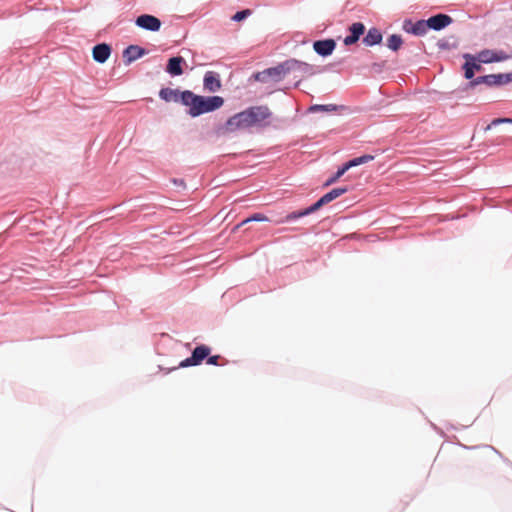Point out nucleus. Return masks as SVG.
<instances>
[{"mask_svg":"<svg viewBox=\"0 0 512 512\" xmlns=\"http://www.w3.org/2000/svg\"><path fill=\"white\" fill-rule=\"evenodd\" d=\"M466 58H467V60L472 61L471 65L473 66L474 72L481 70V65L474 62V60H475L474 57L467 55Z\"/></svg>","mask_w":512,"mask_h":512,"instance_id":"7c9ffc66","label":"nucleus"},{"mask_svg":"<svg viewBox=\"0 0 512 512\" xmlns=\"http://www.w3.org/2000/svg\"><path fill=\"white\" fill-rule=\"evenodd\" d=\"M338 106L334 104H327V105H313L309 108L310 112H334L337 111Z\"/></svg>","mask_w":512,"mask_h":512,"instance_id":"4be33fe9","label":"nucleus"},{"mask_svg":"<svg viewBox=\"0 0 512 512\" xmlns=\"http://www.w3.org/2000/svg\"><path fill=\"white\" fill-rule=\"evenodd\" d=\"M111 46L107 43L96 44L92 49V57L98 63H105L111 55Z\"/></svg>","mask_w":512,"mask_h":512,"instance_id":"0eeeda50","label":"nucleus"},{"mask_svg":"<svg viewBox=\"0 0 512 512\" xmlns=\"http://www.w3.org/2000/svg\"><path fill=\"white\" fill-rule=\"evenodd\" d=\"M249 15H251V10H249V9H245V10H242V11L237 12V13L232 17V20H234V21H242L243 19H245V18H246V17H248Z\"/></svg>","mask_w":512,"mask_h":512,"instance_id":"bb28decb","label":"nucleus"},{"mask_svg":"<svg viewBox=\"0 0 512 512\" xmlns=\"http://www.w3.org/2000/svg\"><path fill=\"white\" fill-rule=\"evenodd\" d=\"M501 123H512V119H510V118H496V119H494V120L491 122V124H489V125L487 126V128H486V129H490V128H491V126L498 125V124H501Z\"/></svg>","mask_w":512,"mask_h":512,"instance_id":"cd10ccee","label":"nucleus"},{"mask_svg":"<svg viewBox=\"0 0 512 512\" xmlns=\"http://www.w3.org/2000/svg\"><path fill=\"white\" fill-rule=\"evenodd\" d=\"M382 41V34L377 28L368 30L366 36L363 38V43L367 46L379 44Z\"/></svg>","mask_w":512,"mask_h":512,"instance_id":"2eb2a0df","label":"nucleus"},{"mask_svg":"<svg viewBox=\"0 0 512 512\" xmlns=\"http://www.w3.org/2000/svg\"><path fill=\"white\" fill-rule=\"evenodd\" d=\"M403 41L400 35L393 34L387 39V46L393 51L400 49Z\"/></svg>","mask_w":512,"mask_h":512,"instance_id":"aec40b11","label":"nucleus"},{"mask_svg":"<svg viewBox=\"0 0 512 512\" xmlns=\"http://www.w3.org/2000/svg\"><path fill=\"white\" fill-rule=\"evenodd\" d=\"M347 191H348V189L345 188V187H338V188L332 189L331 191H329L328 193L323 195L318 201H316L313 204V207H314L315 211L319 210L324 205L332 202L336 198H338L341 195L345 194Z\"/></svg>","mask_w":512,"mask_h":512,"instance_id":"423d86ee","label":"nucleus"},{"mask_svg":"<svg viewBox=\"0 0 512 512\" xmlns=\"http://www.w3.org/2000/svg\"><path fill=\"white\" fill-rule=\"evenodd\" d=\"M272 112L266 105L252 106L232 116L227 121L229 130L245 129L253 126L265 127L270 125Z\"/></svg>","mask_w":512,"mask_h":512,"instance_id":"f257e3e1","label":"nucleus"},{"mask_svg":"<svg viewBox=\"0 0 512 512\" xmlns=\"http://www.w3.org/2000/svg\"><path fill=\"white\" fill-rule=\"evenodd\" d=\"M506 59H508V55L505 52H503V51L495 52L494 62H499V61H503Z\"/></svg>","mask_w":512,"mask_h":512,"instance_id":"c85d7f7f","label":"nucleus"},{"mask_svg":"<svg viewBox=\"0 0 512 512\" xmlns=\"http://www.w3.org/2000/svg\"><path fill=\"white\" fill-rule=\"evenodd\" d=\"M204 88L210 92H216L221 88V82L216 73L208 71L204 76Z\"/></svg>","mask_w":512,"mask_h":512,"instance_id":"ddd939ff","label":"nucleus"},{"mask_svg":"<svg viewBox=\"0 0 512 512\" xmlns=\"http://www.w3.org/2000/svg\"><path fill=\"white\" fill-rule=\"evenodd\" d=\"M182 57H172L169 59L166 71L172 76H178L183 73L182 64L184 63Z\"/></svg>","mask_w":512,"mask_h":512,"instance_id":"4468645a","label":"nucleus"},{"mask_svg":"<svg viewBox=\"0 0 512 512\" xmlns=\"http://www.w3.org/2000/svg\"><path fill=\"white\" fill-rule=\"evenodd\" d=\"M336 43L333 39L315 41L313 48L315 52L321 56L330 55L335 49Z\"/></svg>","mask_w":512,"mask_h":512,"instance_id":"9d476101","label":"nucleus"},{"mask_svg":"<svg viewBox=\"0 0 512 512\" xmlns=\"http://www.w3.org/2000/svg\"><path fill=\"white\" fill-rule=\"evenodd\" d=\"M313 212H315V209H314L313 205H311L310 207H308L302 211L289 213L284 219L278 220L276 223L280 224V223L292 221V220L301 218L303 216L309 215Z\"/></svg>","mask_w":512,"mask_h":512,"instance_id":"dca6fc26","label":"nucleus"},{"mask_svg":"<svg viewBox=\"0 0 512 512\" xmlns=\"http://www.w3.org/2000/svg\"><path fill=\"white\" fill-rule=\"evenodd\" d=\"M302 68H309V65L302 63L295 59L287 60L276 67L268 68L264 71L258 72L254 75L255 80L260 82H266L269 78L273 81L278 82L282 80L288 73L295 70H301Z\"/></svg>","mask_w":512,"mask_h":512,"instance_id":"7ed1b4c3","label":"nucleus"},{"mask_svg":"<svg viewBox=\"0 0 512 512\" xmlns=\"http://www.w3.org/2000/svg\"><path fill=\"white\" fill-rule=\"evenodd\" d=\"M146 53L145 49L138 45H129L123 51V59L125 64H131Z\"/></svg>","mask_w":512,"mask_h":512,"instance_id":"1a4fd4ad","label":"nucleus"},{"mask_svg":"<svg viewBox=\"0 0 512 512\" xmlns=\"http://www.w3.org/2000/svg\"><path fill=\"white\" fill-rule=\"evenodd\" d=\"M349 31L350 35L344 39V44L347 46L352 45L359 40L360 36L365 31V26L360 22H355L350 26Z\"/></svg>","mask_w":512,"mask_h":512,"instance_id":"f8f14e48","label":"nucleus"},{"mask_svg":"<svg viewBox=\"0 0 512 512\" xmlns=\"http://www.w3.org/2000/svg\"><path fill=\"white\" fill-rule=\"evenodd\" d=\"M403 29L414 35H424L428 31L427 20H419L417 22H412L411 20H407L403 24Z\"/></svg>","mask_w":512,"mask_h":512,"instance_id":"6e6552de","label":"nucleus"},{"mask_svg":"<svg viewBox=\"0 0 512 512\" xmlns=\"http://www.w3.org/2000/svg\"><path fill=\"white\" fill-rule=\"evenodd\" d=\"M373 159H374V156H372V155H363L360 157H356V158L346 162L345 168H347L349 170L352 167L368 163V162L372 161Z\"/></svg>","mask_w":512,"mask_h":512,"instance_id":"6ab92c4d","label":"nucleus"},{"mask_svg":"<svg viewBox=\"0 0 512 512\" xmlns=\"http://www.w3.org/2000/svg\"><path fill=\"white\" fill-rule=\"evenodd\" d=\"M452 22V18L445 14H437L427 20L428 28L441 30Z\"/></svg>","mask_w":512,"mask_h":512,"instance_id":"9b49d317","label":"nucleus"},{"mask_svg":"<svg viewBox=\"0 0 512 512\" xmlns=\"http://www.w3.org/2000/svg\"><path fill=\"white\" fill-rule=\"evenodd\" d=\"M465 78L471 79L474 76V69L471 65V61L467 60L463 65Z\"/></svg>","mask_w":512,"mask_h":512,"instance_id":"a878e982","label":"nucleus"},{"mask_svg":"<svg viewBox=\"0 0 512 512\" xmlns=\"http://www.w3.org/2000/svg\"><path fill=\"white\" fill-rule=\"evenodd\" d=\"M221 358L220 355H214V356H210L208 357L207 359V364H210V365H219V359Z\"/></svg>","mask_w":512,"mask_h":512,"instance_id":"c756f323","label":"nucleus"},{"mask_svg":"<svg viewBox=\"0 0 512 512\" xmlns=\"http://www.w3.org/2000/svg\"><path fill=\"white\" fill-rule=\"evenodd\" d=\"M495 52L491 50H483L478 56L477 60L481 63H491L494 62Z\"/></svg>","mask_w":512,"mask_h":512,"instance_id":"412c9836","label":"nucleus"},{"mask_svg":"<svg viewBox=\"0 0 512 512\" xmlns=\"http://www.w3.org/2000/svg\"><path fill=\"white\" fill-rule=\"evenodd\" d=\"M223 103L224 99L220 96L204 97L196 95L191 91H184L182 96V104L189 108L188 113L192 117L215 111L219 109Z\"/></svg>","mask_w":512,"mask_h":512,"instance_id":"f03ea898","label":"nucleus"},{"mask_svg":"<svg viewBox=\"0 0 512 512\" xmlns=\"http://www.w3.org/2000/svg\"><path fill=\"white\" fill-rule=\"evenodd\" d=\"M348 171L347 168H345V164L340 167L337 172L335 173V175H333L332 177H330L325 183H324V186H330L332 185L333 183H335L340 177H342L346 172Z\"/></svg>","mask_w":512,"mask_h":512,"instance_id":"b1692460","label":"nucleus"},{"mask_svg":"<svg viewBox=\"0 0 512 512\" xmlns=\"http://www.w3.org/2000/svg\"><path fill=\"white\" fill-rule=\"evenodd\" d=\"M268 220H269L268 217L265 216L264 214L256 213V214L252 215L251 217L246 218L245 220H243L240 224H238L235 227V229H238L242 225H244V224H246L248 222H251V221L264 222V221H268Z\"/></svg>","mask_w":512,"mask_h":512,"instance_id":"5701e85b","label":"nucleus"},{"mask_svg":"<svg viewBox=\"0 0 512 512\" xmlns=\"http://www.w3.org/2000/svg\"><path fill=\"white\" fill-rule=\"evenodd\" d=\"M173 183H174V184H177V185H179V186H181L182 188H184V187H185V184H184L183 180H179V181H178V180L174 179V180H173Z\"/></svg>","mask_w":512,"mask_h":512,"instance_id":"2f4dec72","label":"nucleus"},{"mask_svg":"<svg viewBox=\"0 0 512 512\" xmlns=\"http://www.w3.org/2000/svg\"><path fill=\"white\" fill-rule=\"evenodd\" d=\"M211 349L206 345L197 346L192 355L180 363L181 367H189V366H197L202 363V361L209 356Z\"/></svg>","mask_w":512,"mask_h":512,"instance_id":"20e7f679","label":"nucleus"},{"mask_svg":"<svg viewBox=\"0 0 512 512\" xmlns=\"http://www.w3.org/2000/svg\"><path fill=\"white\" fill-rule=\"evenodd\" d=\"M489 77L494 78V79H492V81L491 80L489 81V86L507 84L512 81L511 73L510 74H498V75L492 74V75H489Z\"/></svg>","mask_w":512,"mask_h":512,"instance_id":"a211bd4d","label":"nucleus"},{"mask_svg":"<svg viewBox=\"0 0 512 512\" xmlns=\"http://www.w3.org/2000/svg\"><path fill=\"white\" fill-rule=\"evenodd\" d=\"M135 24L147 31L156 32L160 30V19L149 14H141L135 20Z\"/></svg>","mask_w":512,"mask_h":512,"instance_id":"39448f33","label":"nucleus"},{"mask_svg":"<svg viewBox=\"0 0 512 512\" xmlns=\"http://www.w3.org/2000/svg\"><path fill=\"white\" fill-rule=\"evenodd\" d=\"M182 96L183 92H180L178 90H173L170 88L162 89V99H165L167 101L174 100V101H180L182 103Z\"/></svg>","mask_w":512,"mask_h":512,"instance_id":"f3484780","label":"nucleus"},{"mask_svg":"<svg viewBox=\"0 0 512 512\" xmlns=\"http://www.w3.org/2000/svg\"><path fill=\"white\" fill-rule=\"evenodd\" d=\"M492 77H489V75H486V76H480L478 78H476L475 80L471 81L469 83V86L470 87H475L476 85H479V84H486L489 86V81L491 80L492 81Z\"/></svg>","mask_w":512,"mask_h":512,"instance_id":"393cba45","label":"nucleus"}]
</instances>
